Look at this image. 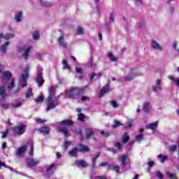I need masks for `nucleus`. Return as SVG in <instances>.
<instances>
[{
  "mask_svg": "<svg viewBox=\"0 0 179 179\" xmlns=\"http://www.w3.org/2000/svg\"><path fill=\"white\" fill-rule=\"evenodd\" d=\"M169 78L170 80H172V82L176 83V85H178L179 87V78H174L173 76H169Z\"/></svg>",
  "mask_w": 179,
  "mask_h": 179,
  "instance_id": "obj_34",
  "label": "nucleus"
},
{
  "mask_svg": "<svg viewBox=\"0 0 179 179\" xmlns=\"http://www.w3.org/2000/svg\"><path fill=\"white\" fill-rule=\"evenodd\" d=\"M85 34V31H83V28H82L81 27H78L77 28V34H78V36H82V34Z\"/></svg>",
  "mask_w": 179,
  "mask_h": 179,
  "instance_id": "obj_39",
  "label": "nucleus"
},
{
  "mask_svg": "<svg viewBox=\"0 0 179 179\" xmlns=\"http://www.w3.org/2000/svg\"><path fill=\"white\" fill-rule=\"evenodd\" d=\"M29 71H30V65L27 64L24 73L21 74V79L19 82V89L20 87H26L27 86V79H29Z\"/></svg>",
  "mask_w": 179,
  "mask_h": 179,
  "instance_id": "obj_5",
  "label": "nucleus"
},
{
  "mask_svg": "<svg viewBox=\"0 0 179 179\" xmlns=\"http://www.w3.org/2000/svg\"><path fill=\"white\" fill-rule=\"evenodd\" d=\"M108 58L109 59H110V61L113 62H115V61H117V57H115V56H114V55H113L112 53L108 54Z\"/></svg>",
  "mask_w": 179,
  "mask_h": 179,
  "instance_id": "obj_42",
  "label": "nucleus"
},
{
  "mask_svg": "<svg viewBox=\"0 0 179 179\" xmlns=\"http://www.w3.org/2000/svg\"><path fill=\"white\" fill-rule=\"evenodd\" d=\"M54 167H55V164H51L50 166H48L47 169H46V171L48 174H51V173H52V170L54 169Z\"/></svg>",
  "mask_w": 179,
  "mask_h": 179,
  "instance_id": "obj_36",
  "label": "nucleus"
},
{
  "mask_svg": "<svg viewBox=\"0 0 179 179\" xmlns=\"http://www.w3.org/2000/svg\"><path fill=\"white\" fill-rule=\"evenodd\" d=\"M7 96H12V94H6L5 86H0V101L5 100Z\"/></svg>",
  "mask_w": 179,
  "mask_h": 179,
  "instance_id": "obj_11",
  "label": "nucleus"
},
{
  "mask_svg": "<svg viewBox=\"0 0 179 179\" xmlns=\"http://www.w3.org/2000/svg\"><path fill=\"white\" fill-rule=\"evenodd\" d=\"M79 121H83L85 120V115L80 113L78 117Z\"/></svg>",
  "mask_w": 179,
  "mask_h": 179,
  "instance_id": "obj_52",
  "label": "nucleus"
},
{
  "mask_svg": "<svg viewBox=\"0 0 179 179\" xmlns=\"http://www.w3.org/2000/svg\"><path fill=\"white\" fill-rule=\"evenodd\" d=\"M78 152H89L90 149L89 147L80 143L78 145V148H77Z\"/></svg>",
  "mask_w": 179,
  "mask_h": 179,
  "instance_id": "obj_17",
  "label": "nucleus"
},
{
  "mask_svg": "<svg viewBox=\"0 0 179 179\" xmlns=\"http://www.w3.org/2000/svg\"><path fill=\"white\" fill-rule=\"evenodd\" d=\"M2 108H4L5 110L8 109L9 107H10V104L8 103H4L1 104Z\"/></svg>",
  "mask_w": 179,
  "mask_h": 179,
  "instance_id": "obj_48",
  "label": "nucleus"
},
{
  "mask_svg": "<svg viewBox=\"0 0 179 179\" xmlns=\"http://www.w3.org/2000/svg\"><path fill=\"white\" fill-rule=\"evenodd\" d=\"M153 92H159V90H162V80H157L155 85L152 86Z\"/></svg>",
  "mask_w": 179,
  "mask_h": 179,
  "instance_id": "obj_13",
  "label": "nucleus"
},
{
  "mask_svg": "<svg viewBox=\"0 0 179 179\" xmlns=\"http://www.w3.org/2000/svg\"><path fill=\"white\" fill-rule=\"evenodd\" d=\"M62 64H63V69H68L69 71V69H71V66L68 65L66 60H63Z\"/></svg>",
  "mask_w": 179,
  "mask_h": 179,
  "instance_id": "obj_38",
  "label": "nucleus"
},
{
  "mask_svg": "<svg viewBox=\"0 0 179 179\" xmlns=\"http://www.w3.org/2000/svg\"><path fill=\"white\" fill-rule=\"evenodd\" d=\"M121 125V123L120 122L115 120L114 124L112 126L113 128H117V127H120Z\"/></svg>",
  "mask_w": 179,
  "mask_h": 179,
  "instance_id": "obj_53",
  "label": "nucleus"
},
{
  "mask_svg": "<svg viewBox=\"0 0 179 179\" xmlns=\"http://www.w3.org/2000/svg\"><path fill=\"white\" fill-rule=\"evenodd\" d=\"M99 157H100V153H98L95 157L92 158V167H94V166H96V161L97 160V159H99Z\"/></svg>",
  "mask_w": 179,
  "mask_h": 179,
  "instance_id": "obj_37",
  "label": "nucleus"
},
{
  "mask_svg": "<svg viewBox=\"0 0 179 179\" xmlns=\"http://www.w3.org/2000/svg\"><path fill=\"white\" fill-rule=\"evenodd\" d=\"M8 134H9V130L7 129L6 131L3 133L1 138H6V136H8Z\"/></svg>",
  "mask_w": 179,
  "mask_h": 179,
  "instance_id": "obj_58",
  "label": "nucleus"
},
{
  "mask_svg": "<svg viewBox=\"0 0 179 179\" xmlns=\"http://www.w3.org/2000/svg\"><path fill=\"white\" fill-rule=\"evenodd\" d=\"M27 150V146L23 145L22 147H20L17 149V156H20L23 155V153L25 152V151Z\"/></svg>",
  "mask_w": 179,
  "mask_h": 179,
  "instance_id": "obj_20",
  "label": "nucleus"
},
{
  "mask_svg": "<svg viewBox=\"0 0 179 179\" xmlns=\"http://www.w3.org/2000/svg\"><path fill=\"white\" fill-rule=\"evenodd\" d=\"M36 83L38 86H43L44 84V79H43V69L38 71Z\"/></svg>",
  "mask_w": 179,
  "mask_h": 179,
  "instance_id": "obj_7",
  "label": "nucleus"
},
{
  "mask_svg": "<svg viewBox=\"0 0 179 179\" xmlns=\"http://www.w3.org/2000/svg\"><path fill=\"white\" fill-rule=\"evenodd\" d=\"M36 122H39V124H44V122H45V120L41 118H36Z\"/></svg>",
  "mask_w": 179,
  "mask_h": 179,
  "instance_id": "obj_57",
  "label": "nucleus"
},
{
  "mask_svg": "<svg viewBox=\"0 0 179 179\" xmlns=\"http://www.w3.org/2000/svg\"><path fill=\"white\" fill-rule=\"evenodd\" d=\"M76 164H77L78 167L86 168L89 164L86 163L85 160H77L76 161Z\"/></svg>",
  "mask_w": 179,
  "mask_h": 179,
  "instance_id": "obj_18",
  "label": "nucleus"
},
{
  "mask_svg": "<svg viewBox=\"0 0 179 179\" xmlns=\"http://www.w3.org/2000/svg\"><path fill=\"white\" fill-rule=\"evenodd\" d=\"M41 6H43L44 8H50V6H52V3L47 1H44V0H39Z\"/></svg>",
  "mask_w": 179,
  "mask_h": 179,
  "instance_id": "obj_26",
  "label": "nucleus"
},
{
  "mask_svg": "<svg viewBox=\"0 0 179 179\" xmlns=\"http://www.w3.org/2000/svg\"><path fill=\"white\" fill-rule=\"evenodd\" d=\"M132 124H133L132 120H129L127 122V125H128L129 128H131L132 127Z\"/></svg>",
  "mask_w": 179,
  "mask_h": 179,
  "instance_id": "obj_63",
  "label": "nucleus"
},
{
  "mask_svg": "<svg viewBox=\"0 0 179 179\" xmlns=\"http://www.w3.org/2000/svg\"><path fill=\"white\" fill-rule=\"evenodd\" d=\"M56 128H57V131L63 134L66 138L71 136V133L69 132L68 129L65 127H71V125H73V122L71 120H63L60 122L56 123Z\"/></svg>",
  "mask_w": 179,
  "mask_h": 179,
  "instance_id": "obj_2",
  "label": "nucleus"
},
{
  "mask_svg": "<svg viewBox=\"0 0 179 179\" xmlns=\"http://www.w3.org/2000/svg\"><path fill=\"white\" fill-rule=\"evenodd\" d=\"M78 152H79L78 150V148H75L69 152V155L71 157H75L76 156V155H78Z\"/></svg>",
  "mask_w": 179,
  "mask_h": 179,
  "instance_id": "obj_27",
  "label": "nucleus"
},
{
  "mask_svg": "<svg viewBox=\"0 0 179 179\" xmlns=\"http://www.w3.org/2000/svg\"><path fill=\"white\" fill-rule=\"evenodd\" d=\"M1 167H5V169H8L9 170H10V171H15V170L13 168H12L11 166H7L6 164H5V163L0 161V170Z\"/></svg>",
  "mask_w": 179,
  "mask_h": 179,
  "instance_id": "obj_30",
  "label": "nucleus"
},
{
  "mask_svg": "<svg viewBox=\"0 0 179 179\" xmlns=\"http://www.w3.org/2000/svg\"><path fill=\"white\" fill-rule=\"evenodd\" d=\"M31 50V47H29L24 52L23 57L24 59H27L29 58V54H30V51Z\"/></svg>",
  "mask_w": 179,
  "mask_h": 179,
  "instance_id": "obj_33",
  "label": "nucleus"
},
{
  "mask_svg": "<svg viewBox=\"0 0 179 179\" xmlns=\"http://www.w3.org/2000/svg\"><path fill=\"white\" fill-rule=\"evenodd\" d=\"M135 3L136 5H142V3H143V0H135Z\"/></svg>",
  "mask_w": 179,
  "mask_h": 179,
  "instance_id": "obj_60",
  "label": "nucleus"
},
{
  "mask_svg": "<svg viewBox=\"0 0 179 179\" xmlns=\"http://www.w3.org/2000/svg\"><path fill=\"white\" fill-rule=\"evenodd\" d=\"M94 134V129L92 128H88L85 129V139H90L93 134Z\"/></svg>",
  "mask_w": 179,
  "mask_h": 179,
  "instance_id": "obj_14",
  "label": "nucleus"
},
{
  "mask_svg": "<svg viewBox=\"0 0 179 179\" xmlns=\"http://www.w3.org/2000/svg\"><path fill=\"white\" fill-rule=\"evenodd\" d=\"M119 159L121 162V166L125 167L128 164V162H129V157L127 155H122L119 156Z\"/></svg>",
  "mask_w": 179,
  "mask_h": 179,
  "instance_id": "obj_9",
  "label": "nucleus"
},
{
  "mask_svg": "<svg viewBox=\"0 0 179 179\" xmlns=\"http://www.w3.org/2000/svg\"><path fill=\"white\" fill-rule=\"evenodd\" d=\"M109 169L113 170L114 171H116V173H120V166H110Z\"/></svg>",
  "mask_w": 179,
  "mask_h": 179,
  "instance_id": "obj_44",
  "label": "nucleus"
},
{
  "mask_svg": "<svg viewBox=\"0 0 179 179\" xmlns=\"http://www.w3.org/2000/svg\"><path fill=\"white\" fill-rule=\"evenodd\" d=\"M88 66L90 68H94V65L93 64V59H90L89 63H88Z\"/></svg>",
  "mask_w": 179,
  "mask_h": 179,
  "instance_id": "obj_55",
  "label": "nucleus"
},
{
  "mask_svg": "<svg viewBox=\"0 0 179 179\" xmlns=\"http://www.w3.org/2000/svg\"><path fill=\"white\" fill-rule=\"evenodd\" d=\"M29 156H33V144H31V150L29 152Z\"/></svg>",
  "mask_w": 179,
  "mask_h": 179,
  "instance_id": "obj_61",
  "label": "nucleus"
},
{
  "mask_svg": "<svg viewBox=\"0 0 179 179\" xmlns=\"http://www.w3.org/2000/svg\"><path fill=\"white\" fill-rule=\"evenodd\" d=\"M129 141V136L128 135V133H124L122 138V143H127Z\"/></svg>",
  "mask_w": 179,
  "mask_h": 179,
  "instance_id": "obj_31",
  "label": "nucleus"
},
{
  "mask_svg": "<svg viewBox=\"0 0 179 179\" xmlns=\"http://www.w3.org/2000/svg\"><path fill=\"white\" fill-rule=\"evenodd\" d=\"M48 92L49 95L45 101L47 106L46 111H50V110L57 108V107H58V104H59V97H61V94L55 96V88L52 86L49 88Z\"/></svg>",
  "mask_w": 179,
  "mask_h": 179,
  "instance_id": "obj_1",
  "label": "nucleus"
},
{
  "mask_svg": "<svg viewBox=\"0 0 179 179\" xmlns=\"http://www.w3.org/2000/svg\"><path fill=\"white\" fill-rule=\"evenodd\" d=\"M166 176L169 179H177V176H176V174L171 173L170 171L166 172Z\"/></svg>",
  "mask_w": 179,
  "mask_h": 179,
  "instance_id": "obj_35",
  "label": "nucleus"
},
{
  "mask_svg": "<svg viewBox=\"0 0 179 179\" xmlns=\"http://www.w3.org/2000/svg\"><path fill=\"white\" fill-rule=\"evenodd\" d=\"M95 179H107L106 176H96Z\"/></svg>",
  "mask_w": 179,
  "mask_h": 179,
  "instance_id": "obj_64",
  "label": "nucleus"
},
{
  "mask_svg": "<svg viewBox=\"0 0 179 179\" xmlns=\"http://www.w3.org/2000/svg\"><path fill=\"white\" fill-rule=\"evenodd\" d=\"M134 143H135L134 141H130L129 144L126 146V149L127 150H130L131 148H132V146L134 145Z\"/></svg>",
  "mask_w": 179,
  "mask_h": 179,
  "instance_id": "obj_47",
  "label": "nucleus"
},
{
  "mask_svg": "<svg viewBox=\"0 0 179 179\" xmlns=\"http://www.w3.org/2000/svg\"><path fill=\"white\" fill-rule=\"evenodd\" d=\"M76 73H83V69L81 68L76 67Z\"/></svg>",
  "mask_w": 179,
  "mask_h": 179,
  "instance_id": "obj_56",
  "label": "nucleus"
},
{
  "mask_svg": "<svg viewBox=\"0 0 179 179\" xmlns=\"http://www.w3.org/2000/svg\"><path fill=\"white\" fill-rule=\"evenodd\" d=\"M39 131L41 134H43V135H48L50 134V127L44 126L39 129Z\"/></svg>",
  "mask_w": 179,
  "mask_h": 179,
  "instance_id": "obj_19",
  "label": "nucleus"
},
{
  "mask_svg": "<svg viewBox=\"0 0 179 179\" xmlns=\"http://www.w3.org/2000/svg\"><path fill=\"white\" fill-rule=\"evenodd\" d=\"M22 19H23V13L22 11H18L15 15V20L17 23H19Z\"/></svg>",
  "mask_w": 179,
  "mask_h": 179,
  "instance_id": "obj_21",
  "label": "nucleus"
},
{
  "mask_svg": "<svg viewBox=\"0 0 179 179\" xmlns=\"http://www.w3.org/2000/svg\"><path fill=\"white\" fill-rule=\"evenodd\" d=\"M30 97H33V90L31 88H29L25 92V99H30Z\"/></svg>",
  "mask_w": 179,
  "mask_h": 179,
  "instance_id": "obj_29",
  "label": "nucleus"
},
{
  "mask_svg": "<svg viewBox=\"0 0 179 179\" xmlns=\"http://www.w3.org/2000/svg\"><path fill=\"white\" fill-rule=\"evenodd\" d=\"M150 108V103L145 102L143 103V110L145 113H149V109Z\"/></svg>",
  "mask_w": 179,
  "mask_h": 179,
  "instance_id": "obj_28",
  "label": "nucleus"
},
{
  "mask_svg": "<svg viewBox=\"0 0 179 179\" xmlns=\"http://www.w3.org/2000/svg\"><path fill=\"white\" fill-rule=\"evenodd\" d=\"M110 103H111V106H112V107L113 108H118V103H117V102L115 101H110Z\"/></svg>",
  "mask_w": 179,
  "mask_h": 179,
  "instance_id": "obj_49",
  "label": "nucleus"
},
{
  "mask_svg": "<svg viewBox=\"0 0 179 179\" xmlns=\"http://www.w3.org/2000/svg\"><path fill=\"white\" fill-rule=\"evenodd\" d=\"M155 176L159 179H163V177H164L163 173H162V172H160V171L155 172Z\"/></svg>",
  "mask_w": 179,
  "mask_h": 179,
  "instance_id": "obj_45",
  "label": "nucleus"
},
{
  "mask_svg": "<svg viewBox=\"0 0 179 179\" xmlns=\"http://www.w3.org/2000/svg\"><path fill=\"white\" fill-rule=\"evenodd\" d=\"M71 145H72V141H65L63 145L64 149H68Z\"/></svg>",
  "mask_w": 179,
  "mask_h": 179,
  "instance_id": "obj_43",
  "label": "nucleus"
},
{
  "mask_svg": "<svg viewBox=\"0 0 179 179\" xmlns=\"http://www.w3.org/2000/svg\"><path fill=\"white\" fill-rule=\"evenodd\" d=\"M9 41L6 42L3 45L0 47L1 52H6V50L8 49V46L9 45Z\"/></svg>",
  "mask_w": 179,
  "mask_h": 179,
  "instance_id": "obj_25",
  "label": "nucleus"
},
{
  "mask_svg": "<svg viewBox=\"0 0 179 179\" xmlns=\"http://www.w3.org/2000/svg\"><path fill=\"white\" fill-rule=\"evenodd\" d=\"M169 152H176L177 146L176 145H170L168 149Z\"/></svg>",
  "mask_w": 179,
  "mask_h": 179,
  "instance_id": "obj_41",
  "label": "nucleus"
},
{
  "mask_svg": "<svg viewBox=\"0 0 179 179\" xmlns=\"http://www.w3.org/2000/svg\"><path fill=\"white\" fill-rule=\"evenodd\" d=\"M15 37V34H7L3 35V34H0V38H4L5 40H9V38H13Z\"/></svg>",
  "mask_w": 179,
  "mask_h": 179,
  "instance_id": "obj_22",
  "label": "nucleus"
},
{
  "mask_svg": "<svg viewBox=\"0 0 179 179\" xmlns=\"http://www.w3.org/2000/svg\"><path fill=\"white\" fill-rule=\"evenodd\" d=\"M38 161H34V159H31L28 160L27 165L28 167H34V166H37L38 164Z\"/></svg>",
  "mask_w": 179,
  "mask_h": 179,
  "instance_id": "obj_23",
  "label": "nucleus"
},
{
  "mask_svg": "<svg viewBox=\"0 0 179 179\" xmlns=\"http://www.w3.org/2000/svg\"><path fill=\"white\" fill-rule=\"evenodd\" d=\"M58 43L59 47H62L63 48H66L68 47V44L65 42V38L64 37V34H62L59 39Z\"/></svg>",
  "mask_w": 179,
  "mask_h": 179,
  "instance_id": "obj_12",
  "label": "nucleus"
},
{
  "mask_svg": "<svg viewBox=\"0 0 179 179\" xmlns=\"http://www.w3.org/2000/svg\"><path fill=\"white\" fill-rule=\"evenodd\" d=\"M157 159H159V162L161 163H164V162H166V160L169 159V157L167 155H163L162 154H159L157 155Z\"/></svg>",
  "mask_w": 179,
  "mask_h": 179,
  "instance_id": "obj_24",
  "label": "nucleus"
},
{
  "mask_svg": "<svg viewBox=\"0 0 179 179\" xmlns=\"http://www.w3.org/2000/svg\"><path fill=\"white\" fill-rule=\"evenodd\" d=\"M14 134L15 135H23L24 132H26V125L21 124L17 126L14 128Z\"/></svg>",
  "mask_w": 179,
  "mask_h": 179,
  "instance_id": "obj_6",
  "label": "nucleus"
},
{
  "mask_svg": "<svg viewBox=\"0 0 179 179\" xmlns=\"http://www.w3.org/2000/svg\"><path fill=\"white\" fill-rule=\"evenodd\" d=\"M111 88H110V85H106L104 86L100 91L98 97L99 99H101L104 96V94H107V93H110L111 92Z\"/></svg>",
  "mask_w": 179,
  "mask_h": 179,
  "instance_id": "obj_10",
  "label": "nucleus"
},
{
  "mask_svg": "<svg viewBox=\"0 0 179 179\" xmlns=\"http://www.w3.org/2000/svg\"><path fill=\"white\" fill-rule=\"evenodd\" d=\"M109 20L110 22H114L115 18H114V13H111L109 15Z\"/></svg>",
  "mask_w": 179,
  "mask_h": 179,
  "instance_id": "obj_54",
  "label": "nucleus"
},
{
  "mask_svg": "<svg viewBox=\"0 0 179 179\" xmlns=\"http://www.w3.org/2000/svg\"><path fill=\"white\" fill-rule=\"evenodd\" d=\"M40 37V34L38 33V31H35L33 33V38L34 40H38Z\"/></svg>",
  "mask_w": 179,
  "mask_h": 179,
  "instance_id": "obj_40",
  "label": "nucleus"
},
{
  "mask_svg": "<svg viewBox=\"0 0 179 179\" xmlns=\"http://www.w3.org/2000/svg\"><path fill=\"white\" fill-rule=\"evenodd\" d=\"M141 75V73L139 71H137V72L131 71L128 73V75H127L124 77V80H127V81L132 80V79H134V78H136V76H139Z\"/></svg>",
  "mask_w": 179,
  "mask_h": 179,
  "instance_id": "obj_8",
  "label": "nucleus"
},
{
  "mask_svg": "<svg viewBox=\"0 0 179 179\" xmlns=\"http://www.w3.org/2000/svg\"><path fill=\"white\" fill-rule=\"evenodd\" d=\"M157 125H159V122H155L146 125L147 129H151V131H155L156 128H157Z\"/></svg>",
  "mask_w": 179,
  "mask_h": 179,
  "instance_id": "obj_16",
  "label": "nucleus"
},
{
  "mask_svg": "<svg viewBox=\"0 0 179 179\" xmlns=\"http://www.w3.org/2000/svg\"><path fill=\"white\" fill-rule=\"evenodd\" d=\"M12 107H14V108H19V107L22 106V102H18L15 104H12Z\"/></svg>",
  "mask_w": 179,
  "mask_h": 179,
  "instance_id": "obj_51",
  "label": "nucleus"
},
{
  "mask_svg": "<svg viewBox=\"0 0 179 179\" xmlns=\"http://www.w3.org/2000/svg\"><path fill=\"white\" fill-rule=\"evenodd\" d=\"M94 1L96 9L97 12L99 13H100V7H99V0H94Z\"/></svg>",
  "mask_w": 179,
  "mask_h": 179,
  "instance_id": "obj_46",
  "label": "nucleus"
},
{
  "mask_svg": "<svg viewBox=\"0 0 179 179\" xmlns=\"http://www.w3.org/2000/svg\"><path fill=\"white\" fill-rule=\"evenodd\" d=\"M135 139H136V142H138V143H141V142H142V141H143V134H137L135 136Z\"/></svg>",
  "mask_w": 179,
  "mask_h": 179,
  "instance_id": "obj_32",
  "label": "nucleus"
},
{
  "mask_svg": "<svg viewBox=\"0 0 179 179\" xmlns=\"http://www.w3.org/2000/svg\"><path fill=\"white\" fill-rule=\"evenodd\" d=\"M12 78V73L10 71H4L3 73V76L1 77V83H4L3 85L6 87L7 85L8 89L9 90H12L13 87H15V80L10 79ZM5 90H6V88H5Z\"/></svg>",
  "mask_w": 179,
  "mask_h": 179,
  "instance_id": "obj_3",
  "label": "nucleus"
},
{
  "mask_svg": "<svg viewBox=\"0 0 179 179\" xmlns=\"http://www.w3.org/2000/svg\"><path fill=\"white\" fill-rule=\"evenodd\" d=\"M44 100V96H41L38 97L36 100L35 102L36 103H41Z\"/></svg>",
  "mask_w": 179,
  "mask_h": 179,
  "instance_id": "obj_50",
  "label": "nucleus"
},
{
  "mask_svg": "<svg viewBox=\"0 0 179 179\" xmlns=\"http://www.w3.org/2000/svg\"><path fill=\"white\" fill-rule=\"evenodd\" d=\"M85 90H86V87L71 88L66 90V97L74 99L75 96H79V94L83 93Z\"/></svg>",
  "mask_w": 179,
  "mask_h": 179,
  "instance_id": "obj_4",
  "label": "nucleus"
},
{
  "mask_svg": "<svg viewBox=\"0 0 179 179\" xmlns=\"http://www.w3.org/2000/svg\"><path fill=\"white\" fill-rule=\"evenodd\" d=\"M151 47L154 50H157L158 51H163V48L159 45V44L157 43L156 41H151Z\"/></svg>",
  "mask_w": 179,
  "mask_h": 179,
  "instance_id": "obj_15",
  "label": "nucleus"
},
{
  "mask_svg": "<svg viewBox=\"0 0 179 179\" xmlns=\"http://www.w3.org/2000/svg\"><path fill=\"white\" fill-rule=\"evenodd\" d=\"M94 76H96V74L94 73H92L91 74H90V80H93V79L94 78Z\"/></svg>",
  "mask_w": 179,
  "mask_h": 179,
  "instance_id": "obj_62",
  "label": "nucleus"
},
{
  "mask_svg": "<svg viewBox=\"0 0 179 179\" xmlns=\"http://www.w3.org/2000/svg\"><path fill=\"white\" fill-rule=\"evenodd\" d=\"M115 148H117V149H120L121 148H122V145L119 142L115 143Z\"/></svg>",
  "mask_w": 179,
  "mask_h": 179,
  "instance_id": "obj_59",
  "label": "nucleus"
}]
</instances>
